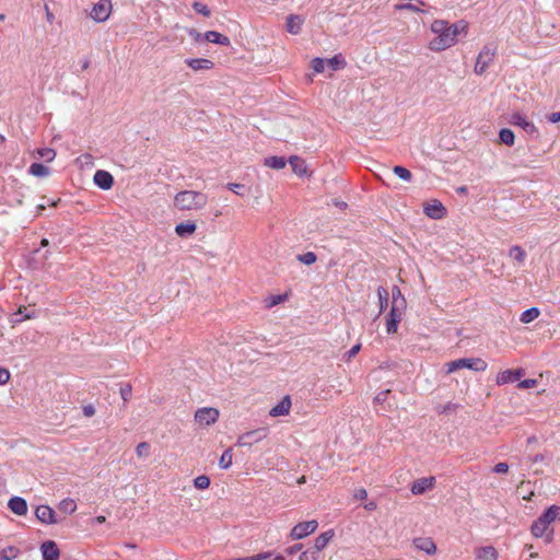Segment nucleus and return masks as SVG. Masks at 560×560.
<instances>
[{
    "instance_id": "6",
    "label": "nucleus",
    "mask_w": 560,
    "mask_h": 560,
    "mask_svg": "<svg viewBox=\"0 0 560 560\" xmlns=\"http://www.w3.org/2000/svg\"><path fill=\"white\" fill-rule=\"evenodd\" d=\"M317 527L318 523L315 520L301 522L293 526V528L290 532V538L293 540L305 538L308 535L313 534L317 529Z\"/></svg>"
},
{
    "instance_id": "22",
    "label": "nucleus",
    "mask_w": 560,
    "mask_h": 560,
    "mask_svg": "<svg viewBox=\"0 0 560 560\" xmlns=\"http://www.w3.org/2000/svg\"><path fill=\"white\" fill-rule=\"evenodd\" d=\"M477 560H498L499 553L493 546L480 547L475 550Z\"/></svg>"
},
{
    "instance_id": "60",
    "label": "nucleus",
    "mask_w": 560,
    "mask_h": 560,
    "mask_svg": "<svg viewBox=\"0 0 560 560\" xmlns=\"http://www.w3.org/2000/svg\"><path fill=\"white\" fill-rule=\"evenodd\" d=\"M302 549V544H296L285 549V553L294 555Z\"/></svg>"
},
{
    "instance_id": "2",
    "label": "nucleus",
    "mask_w": 560,
    "mask_h": 560,
    "mask_svg": "<svg viewBox=\"0 0 560 560\" xmlns=\"http://www.w3.org/2000/svg\"><path fill=\"white\" fill-rule=\"evenodd\" d=\"M207 202V195L196 190H183L174 197V206L180 211L200 210Z\"/></svg>"
},
{
    "instance_id": "19",
    "label": "nucleus",
    "mask_w": 560,
    "mask_h": 560,
    "mask_svg": "<svg viewBox=\"0 0 560 560\" xmlns=\"http://www.w3.org/2000/svg\"><path fill=\"white\" fill-rule=\"evenodd\" d=\"M8 508L12 513L19 516L26 515L27 513V503L25 499L21 497H12L8 502Z\"/></svg>"
},
{
    "instance_id": "1",
    "label": "nucleus",
    "mask_w": 560,
    "mask_h": 560,
    "mask_svg": "<svg viewBox=\"0 0 560 560\" xmlns=\"http://www.w3.org/2000/svg\"><path fill=\"white\" fill-rule=\"evenodd\" d=\"M434 37L429 42L428 48L432 51L440 52L446 50L458 42V36H466L468 24L460 20L453 24L445 20H434L430 26Z\"/></svg>"
},
{
    "instance_id": "35",
    "label": "nucleus",
    "mask_w": 560,
    "mask_h": 560,
    "mask_svg": "<svg viewBox=\"0 0 560 560\" xmlns=\"http://www.w3.org/2000/svg\"><path fill=\"white\" fill-rule=\"evenodd\" d=\"M28 172L36 177H45L49 174V168L42 163H33L31 164Z\"/></svg>"
},
{
    "instance_id": "51",
    "label": "nucleus",
    "mask_w": 560,
    "mask_h": 560,
    "mask_svg": "<svg viewBox=\"0 0 560 560\" xmlns=\"http://www.w3.org/2000/svg\"><path fill=\"white\" fill-rule=\"evenodd\" d=\"M360 349H361L360 343L354 345L349 351H347L343 354V360L346 362H350L352 360V358H354L359 353Z\"/></svg>"
},
{
    "instance_id": "8",
    "label": "nucleus",
    "mask_w": 560,
    "mask_h": 560,
    "mask_svg": "<svg viewBox=\"0 0 560 560\" xmlns=\"http://www.w3.org/2000/svg\"><path fill=\"white\" fill-rule=\"evenodd\" d=\"M509 124L522 128L527 135H538V129L534 122L529 121L525 115L515 112L508 119Z\"/></svg>"
},
{
    "instance_id": "4",
    "label": "nucleus",
    "mask_w": 560,
    "mask_h": 560,
    "mask_svg": "<svg viewBox=\"0 0 560 560\" xmlns=\"http://www.w3.org/2000/svg\"><path fill=\"white\" fill-rule=\"evenodd\" d=\"M495 57V48L490 45L483 46V48L479 51L476 63L474 67V72L478 75H482L489 66L493 62Z\"/></svg>"
},
{
    "instance_id": "41",
    "label": "nucleus",
    "mask_w": 560,
    "mask_h": 560,
    "mask_svg": "<svg viewBox=\"0 0 560 560\" xmlns=\"http://www.w3.org/2000/svg\"><path fill=\"white\" fill-rule=\"evenodd\" d=\"M194 486L198 490H206L210 486V478L206 475H200L194 479Z\"/></svg>"
},
{
    "instance_id": "45",
    "label": "nucleus",
    "mask_w": 560,
    "mask_h": 560,
    "mask_svg": "<svg viewBox=\"0 0 560 560\" xmlns=\"http://www.w3.org/2000/svg\"><path fill=\"white\" fill-rule=\"evenodd\" d=\"M136 454L140 458L148 457L150 454V444L147 442H140L136 446Z\"/></svg>"
},
{
    "instance_id": "34",
    "label": "nucleus",
    "mask_w": 560,
    "mask_h": 560,
    "mask_svg": "<svg viewBox=\"0 0 560 560\" xmlns=\"http://www.w3.org/2000/svg\"><path fill=\"white\" fill-rule=\"evenodd\" d=\"M326 65L332 71L342 69L346 67V60L341 57V55H335L332 58L325 59Z\"/></svg>"
},
{
    "instance_id": "32",
    "label": "nucleus",
    "mask_w": 560,
    "mask_h": 560,
    "mask_svg": "<svg viewBox=\"0 0 560 560\" xmlns=\"http://www.w3.org/2000/svg\"><path fill=\"white\" fill-rule=\"evenodd\" d=\"M539 315H540V311L538 307H530L521 314L520 320L523 324H528V323L535 320Z\"/></svg>"
},
{
    "instance_id": "39",
    "label": "nucleus",
    "mask_w": 560,
    "mask_h": 560,
    "mask_svg": "<svg viewBox=\"0 0 560 560\" xmlns=\"http://www.w3.org/2000/svg\"><path fill=\"white\" fill-rule=\"evenodd\" d=\"M232 459H233V454H232V450L231 448H228L223 452V454L221 455V458L219 460V465L222 469H228L231 467L232 465Z\"/></svg>"
},
{
    "instance_id": "7",
    "label": "nucleus",
    "mask_w": 560,
    "mask_h": 560,
    "mask_svg": "<svg viewBox=\"0 0 560 560\" xmlns=\"http://www.w3.org/2000/svg\"><path fill=\"white\" fill-rule=\"evenodd\" d=\"M268 435L267 428H259L253 431H248L240 435L237 440L238 446H252L255 443H258L266 439Z\"/></svg>"
},
{
    "instance_id": "18",
    "label": "nucleus",
    "mask_w": 560,
    "mask_h": 560,
    "mask_svg": "<svg viewBox=\"0 0 560 560\" xmlns=\"http://www.w3.org/2000/svg\"><path fill=\"white\" fill-rule=\"evenodd\" d=\"M291 406V398L289 395H287L270 409L269 415L271 417L288 416L290 413Z\"/></svg>"
},
{
    "instance_id": "37",
    "label": "nucleus",
    "mask_w": 560,
    "mask_h": 560,
    "mask_svg": "<svg viewBox=\"0 0 560 560\" xmlns=\"http://www.w3.org/2000/svg\"><path fill=\"white\" fill-rule=\"evenodd\" d=\"M377 296L380 302V314H382L388 305V292L385 288H377Z\"/></svg>"
},
{
    "instance_id": "26",
    "label": "nucleus",
    "mask_w": 560,
    "mask_h": 560,
    "mask_svg": "<svg viewBox=\"0 0 560 560\" xmlns=\"http://www.w3.org/2000/svg\"><path fill=\"white\" fill-rule=\"evenodd\" d=\"M288 162L291 165L292 171L296 175L303 176V175H305L307 173L306 163H305V161L302 158H300L298 155H292V156H290Z\"/></svg>"
},
{
    "instance_id": "23",
    "label": "nucleus",
    "mask_w": 560,
    "mask_h": 560,
    "mask_svg": "<svg viewBox=\"0 0 560 560\" xmlns=\"http://www.w3.org/2000/svg\"><path fill=\"white\" fill-rule=\"evenodd\" d=\"M196 230L197 225L192 221L182 222L175 226V233L179 237H189L196 232Z\"/></svg>"
},
{
    "instance_id": "20",
    "label": "nucleus",
    "mask_w": 560,
    "mask_h": 560,
    "mask_svg": "<svg viewBox=\"0 0 560 560\" xmlns=\"http://www.w3.org/2000/svg\"><path fill=\"white\" fill-rule=\"evenodd\" d=\"M185 63L194 71L210 70L214 66L210 59L206 58H188Z\"/></svg>"
},
{
    "instance_id": "36",
    "label": "nucleus",
    "mask_w": 560,
    "mask_h": 560,
    "mask_svg": "<svg viewBox=\"0 0 560 560\" xmlns=\"http://www.w3.org/2000/svg\"><path fill=\"white\" fill-rule=\"evenodd\" d=\"M500 141L509 147H512L515 142L514 132L509 128H503L499 132Z\"/></svg>"
},
{
    "instance_id": "64",
    "label": "nucleus",
    "mask_w": 560,
    "mask_h": 560,
    "mask_svg": "<svg viewBox=\"0 0 560 560\" xmlns=\"http://www.w3.org/2000/svg\"><path fill=\"white\" fill-rule=\"evenodd\" d=\"M78 160H84L85 163L92 164L93 156L90 153L81 155Z\"/></svg>"
},
{
    "instance_id": "17",
    "label": "nucleus",
    "mask_w": 560,
    "mask_h": 560,
    "mask_svg": "<svg viewBox=\"0 0 560 560\" xmlns=\"http://www.w3.org/2000/svg\"><path fill=\"white\" fill-rule=\"evenodd\" d=\"M413 546L430 556L436 552V545L430 537L415 538Z\"/></svg>"
},
{
    "instance_id": "58",
    "label": "nucleus",
    "mask_w": 560,
    "mask_h": 560,
    "mask_svg": "<svg viewBox=\"0 0 560 560\" xmlns=\"http://www.w3.org/2000/svg\"><path fill=\"white\" fill-rule=\"evenodd\" d=\"M271 556V552H260L258 555L246 557L247 560H265Z\"/></svg>"
},
{
    "instance_id": "44",
    "label": "nucleus",
    "mask_w": 560,
    "mask_h": 560,
    "mask_svg": "<svg viewBox=\"0 0 560 560\" xmlns=\"http://www.w3.org/2000/svg\"><path fill=\"white\" fill-rule=\"evenodd\" d=\"M317 259V256L313 252H307L298 256V260L304 265H313Z\"/></svg>"
},
{
    "instance_id": "46",
    "label": "nucleus",
    "mask_w": 560,
    "mask_h": 560,
    "mask_svg": "<svg viewBox=\"0 0 560 560\" xmlns=\"http://www.w3.org/2000/svg\"><path fill=\"white\" fill-rule=\"evenodd\" d=\"M34 317H35V313L23 314V310L19 308V311L13 314L12 323L18 324L24 319H31Z\"/></svg>"
},
{
    "instance_id": "13",
    "label": "nucleus",
    "mask_w": 560,
    "mask_h": 560,
    "mask_svg": "<svg viewBox=\"0 0 560 560\" xmlns=\"http://www.w3.org/2000/svg\"><path fill=\"white\" fill-rule=\"evenodd\" d=\"M524 374L523 369L505 370L497 375V384L504 385L518 381Z\"/></svg>"
},
{
    "instance_id": "21",
    "label": "nucleus",
    "mask_w": 560,
    "mask_h": 560,
    "mask_svg": "<svg viewBox=\"0 0 560 560\" xmlns=\"http://www.w3.org/2000/svg\"><path fill=\"white\" fill-rule=\"evenodd\" d=\"M334 536H335L334 529H328V530L322 533L319 536H317L315 538L313 549L316 550V552L319 555V552L324 548H326V546L334 538Z\"/></svg>"
},
{
    "instance_id": "48",
    "label": "nucleus",
    "mask_w": 560,
    "mask_h": 560,
    "mask_svg": "<svg viewBox=\"0 0 560 560\" xmlns=\"http://www.w3.org/2000/svg\"><path fill=\"white\" fill-rule=\"evenodd\" d=\"M326 61L323 58L316 57L312 60V68L316 73H320L325 70Z\"/></svg>"
},
{
    "instance_id": "10",
    "label": "nucleus",
    "mask_w": 560,
    "mask_h": 560,
    "mask_svg": "<svg viewBox=\"0 0 560 560\" xmlns=\"http://www.w3.org/2000/svg\"><path fill=\"white\" fill-rule=\"evenodd\" d=\"M406 307L393 306L386 317V332L395 334L398 328V324L401 322L405 314Z\"/></svg>"
},
{
    "instance_id": "56",
    "label": "nucleus",
    "mask_w": 560,
    "mask_h": 560,
    "mask_svg": "<svg viewBox=\"0 0 560 560\" xmlns=\"http://www.w3.org/2000/svg\"><path fill=\"white\" fill-rule=\"evenodd\" d=\"M493 471L495 474H506L509 471V465L506 463H498L494 467H493Z\"/></svg>"
},
{
    "instance_id": "62",
    "label": "nucleus",
    "mask_w": 560,
    "mask_h": 560,
    "mask_svg": "<svg viewBox=\"0 0 560 560\" xmlns=\"http://www.w3.org/2000/svg\"><path fill=\"white\" fill-rule=\"evenodd\" d=\"M332 203H334V206H335V207H337V208H338V209H340V210H346V209L348 208L347 202L341 201V200H338V199H335V200L332 201Z\"/></svg>"
},
{
    "instance_id": "12",
    "label": "nucleus",
    "mask_w": 560,
    "mask_h": 560,
    "mask_svg": "<svg viewBox=\"0 0 560 560\" xmlns=\"http://www.w3.org/2000/svg\"><path fill=\"white\" fill-rule=\"evenodd\" d=\"M435 486V478L434 477H424L417 479L410 488V491L415 495L422 494L429 490H432Z\"/></svg>"
},
{
    "instance_id": "42",
    "label": "nucleus",
    "mask_w": 560,
    "mask_h": 560,
    "mask_svg": "<svg viewBox=\"0 0 560 560\" xmlns=\"http://www.w3.org/2000/svg\"><path fill=\"white\" fill-rule=\"evenodd\" d=\"M37 154L40 159L45 160L46 162H51L56 158V151L51 148H42L37 150Z\"/></svg>"
},
{
    "instance_id": "27",
    "label": "nucleus",
    "mask_w": 560,
    "mask_h": 560,
    "mask_svg": "<svg viewBox=\"0 0 560 560\" xmlns=\"http://www.w3.org/2000/svg\"><path fill=\"white\" fill-rule=\"evenodd\" d=\"M264 164L273 170H282L287 165V161L282 156H269L265 159Z\"/></svg>"
},
{
    "instance_id": "9",
    "label": "nucleus",
    "mask_w": 560,
    "mask_h": 560,
    "mask_svg": "<svg viewBox=\"0 0 560 560\" xmlns=\"http://www.w3.org/2000/svg\"><path fill=\"white\" fill-rule=\"evenodd\" d=\"M112 12V1L110 0H100L95 3L91 10L90 16L95 22H105Z\"/></svg>"
},
{
    "instance_id": "55",
    "label": "nucleus",
    "mask_w": 560,
    "mask_h": 560,
    "mask_svg": "<svg viewBox=\"0 0 560 560\" xmlns=\"http://www.w3.org/2000/svg\"><path fill=\"white\" fill-rule=\"evenodd\" d=\"M10 380V372L0 366V385H4Z\"/></svg>"
},
{
    "instance_id": "63",
    "label": "nucleus",
    "mask_w": 560,
    "mask_h": 560,
    "mask_svg": "<svg viewBox=\"0 0 560 560\" xmlns=\"http://www.w3.org/2000/svg\"><path fill=\"white\" fill-rule=\"evenodd\" d=\"M368 497V492L365 489H359L357 492H355V498L359 499V500H364L366 499Z\"/></svg>"
},
{
    "instance_id": "3",
    "label": "nucleus",
    "mask_w": 560,
    "mask_h": 560,
    "mask_svg": "<svg viewBox=\"0 0 560 560\" xmlns=\"http://www.w3.org/2000/svg\"><path fill=\"white\" fill-rule=\"evenodd\" d=\"M446 373L451 374L459 369H469L476 372L486 371L488 364L480 358H463L446 363Z\"/></svg>"
},
{
    "instance_id": "28",
    "label": "nucleus",
    "mask_w": 560,
    "mask_h": 560,
    "mask_svg": "<svg viewBox=\"0 0 560 560\" xmlns=\"http://www.w3.org/2000/svg\"><path fill=\"white\" fill-rule=\"evenodd\" d=\"M549 525L540 516L532 525V534L535 537H542Z\"/></svg>"
},
{
    "instance_id": "54",
    "label": "nucleus",
    "mask_w": 560,
    "mask_h": 560,
    "mask_svg": "<svg viewBox=\"0 0 560 560\" xmlns=\"http://www.w3.org/2000/svg\"><path fill=\"white\" fill-rule=\"evenodd\" d=\"M228 188L230 190H232L233 192H235L236 195L238 196H244V192H243V188L244 186L241 185V184H236V183H229L228 184Z\"/></svg>"
},
{
    "instance_id": "5",
    "label": "nucleus",
    "mask_w": 560,
    "mask_h": 560,
    "mask_svg": "<svg viewBox=\"0 0 560 560\" xmlns=\"http://www.w3.org/2000/svg\"><path fill=\"white\" fill-rule=\"evenodd\" d=\"M220 411L213 407H202L195 411V421L201 427H209L218 421Z\"/></svg>"
},
{
    "instance_id": "16",
    "label": "nucleus",
    "mask_w": 560,
    "mask_h": 560,
    "mask_svg": "<svg viewBox=\"0 0 560 560\" xmlns=\"http://www.w3.org/2000/svg\"><path fill=\"white\" fill-rule=\"evenodd\" d=\"M423 212L431 219H442L446 214V209L439 200H433L424 206Z\"/></svg>"
},
{
    "instance_id": "11",
    "label": "nucleus",
    "mask_w": 560,
    "mask_h": 560,
    "mask_svg": "<svg viewBox=\"0 0 560 560\" xmlns=\"http://www.w3.org/2000/svg\"><path fill=\"white\" fill-rule=\"evenodd\" d=\"M36 518L43 524H56L57 517L56 512L49 505H38L35 510Z\"/></svg>"
},
{
    "instance_id": "49",
    "label": "nucleus",
    "mask_w": 560,
    "mask_h": 560,
    "mask_svg": "<svg viewBox=\"0 0 560 560\" xmlns=\"http://www.w3.org/2000/svg\"><path fill=\"white\" fill-rule=\"evenodd\" d=\"M287 294L271 295L267 300V307H272L279 303H282L287 300Z\"/></svg>"
},
{
    "instance_id": "61",
    "label": "nucleus",
    "mask_w": 560,
    "mask_h": 560,
    "mask_svg": "<svg viewBox=\"0 0 560 560\" xmlns=\"http://www.w3.org/2000/svg\"><path fill=\"white\" fill-rule=\"evenodd\" d=\"M548 120L552 124H556V122H559L560 121V112H557V113H552L548 116Z\"/></svg>"
},
{
    "instance_id": "25",
    "label": "nucleus",
    "mask_w": 560,
    "mask_h": 560,
    "mask_svg": "<svg viewBox=\"0 0 560 560\" xmlns=\"http://www.w3.org/2000/svg\"><path fill=\"white\" fill-rule=\"evenodd\" d=\"M304 23V20L296 14H290L287 18V31L290 34H299L301 32L302 25Z\"/></svg>"
},
{
    "instance_id": "52",
    "label": "nucleus",
    "mask_w": 560,
    "mask_h": 560,
    "mask_svg": "<svg viewBox=\"0 0 560 560\" xmlns=\"http://www.w3.org/2000/svg\"><path fill=\"white\" fill-rule=\"evenodd\" d=\"M119 392L124 402H127L131 398L132 388L130 384L121 386Z\"/></svg>"
},
{
    "instance_id": "15",
    "label": "nucleus",
    "mask_w": 560,
    "mask_h": 560,
    "mask_svg": "<svg viewBox=\"0 0 560 560\" xmlns=\"http://www.w3.org/2000/svg\"><path fill=\"white\" fill-rule=\"evenodd\" d=\"M43 560H58L60 556L57 544L52 540L44 541L40 546Z\"/></svg>"
},
{
    "instance_id": "53",
    "label": "nucleus",
    "mask_w": 560,
    "mask_h": 560,
    "mask_svg": "<svg viewBox=\"0 0 560 560\" xmlns=\"http://www.w3.org/2000/svg\"><path fill=\"white\" fill-rule=\"evenodd\" d=\"M536 385H537V380L527 378V380L521 381L518 383L517 387L522 388V389H528V388H534Z\"/></svg>"
},
{
    "instance_id": "50",
    "label": "nucleus",
    "mask_w": 560,
    "mask_h": 560,
    "mask_svg": "<svg viewBox=\"0 0 560 560\" xmlns=\"http://www.w3.org/2000/svg\"><path fill=\"white\" fill-rule=\"evenodd\" d=\"M317 559H318V553L313 548L303 551L299 557V560H317Z\"/></svg>"
},
{
    "instance_id": "14",
    "label": "nucleus",
    "mask_w": 560,
    "mask_h": 560,
    "mask_svg": "<svg viewBox=\"0 0 560 560\" xmlns=\"http://www.w3.org/2000/svg\"><path fill=\"white\" fill-rule=\"evenodd\" d=\"M94 183L97 187L104 190H108L114 185V177L107 171L98 170L94 174Z\"/></svg>"
},
{
    "instance_id": "29",
    "label": "nucleus",
    "mask_w": 560,
    "mask_h": 560,
    "mask_svg": "<svg viewBox=\"0 0 560 560\" xmlns=\"http://www.w3.org/2000/svg\"><path fill=\"white\" fill-rule=\"evenodd\" d=\"M509 256L518 265H523L526 259V252L521 246L513 245L509 250Z\"/></svg>"
},
{
    "instance_id": "59",
    "label": "nucleus",
    "mask_w": 560,
    "mask_h": 560,
    "mask_svg": "<svg viewBox=\"0 0 560 560\" xmlns=\"http://www.w3.org/2000/svg\"><path fill=\"white\" fill-rule=\"evenodd\" d=\"M547 459V456L542 453L540 454H536L535 456H532L529 457V462L532 464H537V463H540V462H545Z\"/></svg>"
},
{
    "instance_id": "38",
    "label": "nucleus",
    "mask_w": 560,
    "mask_h": 560,
    "mask_svg": "<svg viewBox=\"0 0 560 560\" xmlns=\"http://www.w3.org/2000/svg\"><path fill=\"white\" fill-rule=\"evenodd\" d=\"M393 172L396 176H398L402 180L410 182L412 179L411 172L404 166L396 165V166H394Z\"/></svg>"
},
{
    "instance_id": "47",
    "label": "nucleus",
    "mask_w": 560,
    "mask_h": 560,
    "mask_svg": "<svg viewBox=\"0 0 560 560\" xmlns=\"http://www.w3.org/2000/svg\"><path fill=\"white\" fill-rule=\"evenodd\" d=\"M192 9L203 16H209L211 14L210 9L205 3L199 1L192 3Z\"/></svg>"
},
{
    "instance_id": "31",
    "label": "nucleus",
    "mask_w": 560,
    "mask_h": 560,
    "mask_svg": "<svg viewBox=\"0 0 560 560\" xmlns=\"http://www.w3.org/2000/svg\"><path fill=\"white\" fill-rule=\"evenodd\" d=\"M558 516H560V506L551 505L540 515V518L550 525Z\"/></svg>"
},
{
    "instance_id": "33",
    "label": "nucleus",
    "mask_w": 560,
    "mask_h": 560,
    "mask_svg": "<svg viewBox=\"0 0 560 560\" xmlns=\"http://www.w3.org/2000/svg\"><path fill=\"white\" fill-rule=\"evenodd\" d=\"M424 5V2L421 1V0H418V4H413V3H398V4H395V10L396 11H404V10H408V11H412V12H417V13H422L424 12L421 7Z\"/></svg>"
},
{
    "instance_id": "57",
    "label": "nucleus",
    "mask_w": 560,
    "mask_h": 560,
    "mask_svg": "<svg viewBox=\"0 0 560 560\" xmlns=\"http://www.w3.org/2000/svg\"><path fill=\"white\" fill-rule=\"evenodd\" d=\"M82 412L85 417L91 418L95 415V408L93 405L83 406Z\"/></svg>"
},
{
    "instance_id": "40",
    "label": "nucleus",
    "mask_w": 560,
    "mask_h": 560,
    "mask_svg": "<svg viewBox=\"0 0 560 560\" xmlns=\"http://www.w3.org/2000/svg\"><path fill=\"white\" fill-rule=\"evenodd\" d=\"M59 509L66 513L72 514L77 510V503L72 499H65L59 503Z\"/></svg>"
},
{
    "instance_id": "30",
    "label": "nucleus",
    "mask_w": 560,
    "mask_h": 560,
    "mask_svg": "<svg viewBox=\"0 0 560 560\" xmlns=\"http://www.w3.org/2000/svg\"><path fill=\"white\" fill-rule=\"evenodd\" d=\"M392 305L407 307L406 299L404 298L401 290L397 285H394L392 289Z\"/></svg>"
},
{
    "instance_id": "24",
    "label": "nucleus",
    "mask_w": 560,
    "mask_h": 560,
    "mask_svg": "<svg viewBox=\"0 0 560 560\" xmlns=\"http://www.w3.org/2000/svg\"><path fill=\"white\" fill-rule=\"evenodd\" d=\"M205 39L209 43L222 45V46H229L231 44V40L228 36L217 32V31H208L203 35Z\"/></svg>"
},
{
    "instance_id": "43",
    "label": "nucleus",
    "mask_w": 560,
    "mask_h": 560,
    "mask_svg": "<svg viewBox=\"0 0 560 560\" xmlns=\"http://www.w3.org/2000/svg\"><path fill=\"white\" fill-rule=\"evenodd\" d=\"M19 550L14 547H8L0 551V560H13L18 557Z\"/></svg>"
}]
</instances>
